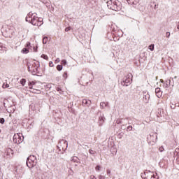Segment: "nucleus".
Wrapping results in <instances>:
<instances>
[{"label":"nucleus","instance_id":"obj_1","mask_svg":"<svg viewBox=\"0 0 179 179\" xmlns=\"http://www.w3.org/2000/svg\"><path fill=\"white\" fill-rule=\"evenodd\" d=\"M26 22L31 23L33 26H37L38 27L43 24V18L37 17V13L29 12L26 18Z\"/></svg>","mask_w":179,"mask_h":179},{"label":"nucleus","instance_id":"obj_2","mask_svg":"<svg viewBox=\"0 0 179 179\" xmlns=\"http://www.w3.org/2000/svg\"><path fill=\"white\" fill-rule=\"evenodd\" d=\"M107 6L108 9H111L112 10H115V12H118L121 10L122 6L121 3L118 0H110L107 2Z\"/></svg>","mask_w":179,"mask_h":179},{"label":"nucleus","instance_id":"obj_3","mask_svg":"<svg viewBox=\"0 0 179 179\" xmlns=\"http://www.w3.org/2000/svg\"><path fill=\"white\" fill-rule=\"evenodd\" d=\"M147 141L151 146H153L157 142V133H150L147 137Z\"/></svg>","mask_w":179,"mask_h":179},{"label":"nucleus","instance_id":"obj_4","mask_svg":"<svg viewBox=\"0 0 179 179\" xmlns=\"http://www.w3.org/2000/svg\"><path fill=\"white\" fill-rule=\"evenodd\" d=\"M57 149H59V150L61 152V148L63 150V152H65V150H66V149H68V141H66V140H60L58 142V145L57 146Z\"/></svg>","mask_w":179,"mask_h":179},{"label":"nucleus","instance_id":"obj_5","mask_svg":"<svg viewBox=\"0 0 179 179\" xmlns=\"http://www.w3.org/2000/svg\"><path fill=\"white\" fill-rule=\"evenodd\" d=\"M141 176L143 179H153L155 178V174L150 171L145 170L144 173H141Z\"/></svg>","mask_w":179,"mask_h":179},{"label":"nucleus","instance_id":"obj_6","mask_svg":"<svg viewBox=\"0 0 179 179\" xmlns=\"http://www.w3.org/2000/svg\"><path fill=\"white\" fill-rule=\"evenodd\" d=\"M132 74L129 73L127 76L121 81L122 86H128L132 83Z\"/></svg>","mask_w":179,"mask_h":179},{"label":"nucleus","instance_id":"obj_7","mask_svg":"<svg viewBox=\"0 0 179 179\" xmlns=\"http://www.w3.org/2000/svg\"><path fill=\"white\" fill-rule=\"evenodd\" d=\"M23 139H24V137L22 134H15L13 136V143L19 145L23 142Z\"/></svg>","mask_w":179,"mask_h":179},{"label":"nucleus","instance_id":"obj_8","mask_svg":"<svg viewBox=\"0 0 179 179\" xmlns=\"http://www.w3.org/2000/svg\"><path fill=\"white\" fill-rule=\"evenodd\" d=\"M37 162L34 161H30L29 158L27 159V166L29 167V169H31L32 167H34V166H36Z\"/></svg>","mask_w":179,"mask_h":179},{"label":"nucleus","instance_id":"obj_9","mask_svg":"<svg viewBox=\"0 0 179 179\" xmlns=\"http://www.w3.org/2000/svg\"><path fill=\"white\" fill-rule=\"evenodd\" d=\"M38 73V66L36 64H32V75H37Z\"/></svg>","mask_w":179,"mask_h":179},{"label":"nucleus","instance_id":"obj_10","mask_svg":"<svg viewBox=\"0 0 179 179\" xmlns=\"http://www.w3.org/2000/svg\"><path fill=\"white\" fill-rule=\"evenodd\" d=\"M127 1L129 5H134V6L139 3V0H127Z\"/></svg>","mask_w":179,"mask_h":179},{"label":"nucleus","instance_id":"obj_11","mask_svg":"<svg viewBox=\"0 0 179 179\" xmlns=\"http://www.w3.org/2000/svg\"><path fill=\"white\" fill-rule=\"evenodd\" d=\"M29 89H31V93H34L35 94H40V93H41L40 90L34 89L33 87H29Z\"/></svg>","mask_w":179,"mask_h":179},{"label":"nucleus","instance_id":"obj_12","mask_svg":"<svg viewBox=\"0 0 179 179\" xmlns=\"http://www.w3.org/2000/svg\"><path fill=\"white\" fill-rule=\"evenodd\" d=\"M155 93H156V96H157V97H158V99H160V97H162V90H160V88H159V87L156 88Z\"/></svg>","mask_w":179,"mask_h":179},{"label":"nucleus","instance_id":"obj_13","mask_svg":"<svg viewBox=\"0 0 179 179\" xmlns=\"http://www.w3.org/2000/svg\"><path fill=\"white\" fill-rule=\"evenodd\" d=\"M127 120H129V118H119L116 120L117 124H125V122H122V121H127Z\"/></svg>","mask_w":179,"mask_h":179},{"label":"nucleus","instance_id":"obj_14","mask_svg":"<svg viewBox=\"0 0 179 179\" xmlns=\"http://www.w3.org/2000/svg\"><path fill=\"white\" fill-rule=\"evenodd\" d=\"M104 121H106V117H104V116L99 117V125H103V124H104Z\"/></svg>","mask_w":179,"mask_h":179},{"label":"nucleus","instance_id":"obj_15","mask_svg":"<svg viewBox=\"0 0 179 179\" xmlns=\"http://www.w3.org/2000/svg\"><path fill=\"white\" fill-rule=\"evenodd\" d=\"M83 106H90V104L92 103L91 101H87V99H83Z\"/></svg>","mask_w":179,"mask_h":179},{"label":"nucleus","instance_id":"obj_16","mask_svg":"<svg viewBox=\"0 0 179 179\" xmlns=\"http://www.w3.org/2000/svg\"><path fill=\"white\" fill-rule=\"evenodd\" d=\"M28 159H29L30 162H35L37 163V158L34 155H30Z\"/></svg>","mask_w":179,"mask_h":179},{"label":"nucleus","instance_id":"obj_17","mask_svg":"<svg viewBox=\"0 0 179 179\" xmlns=\"http://www.w3.org/2000/svg\"><path fill=\"white\" fill-rule=\"evenodd\" d=\"M71 162L73 163H80L79 158L78 157H71Z\"/></svg>","mask_w":179,"mask_h":179},{"label":"nucleus","instance_id":"obj_18","mask_svg":"<svg viewBox=\"0 0 179 179\" xmlns=\"http://www.w3.org/2000/svg\"><path fill=\"white\" fill-rule=\"evenodd\" d=\"M171 79H172L173 83H171V80H167L165 82V83H167L168 85H171L172 87H174V78H171Z\"/></svg>","mask_w":179,"mask_h":179},{"label":"nucleus","instance_id":"obj_19","mask_svg":"<svg viewBox=\"0 0 179 179\" xmlns=\"http://www.w3.org/2000/svg\"><path fill=\"white\" fill-rule=\"evenodd\" d=\"M108 106V102H101L100 103V108H106Z\"/></svg>","mask_w":179,"mask_h":179},{"label":"nucleus","instance_id":"obj_20","mask_svg":"<svg viewBox=\"0 0 179 179\" xmlns=\"http://www.w3.org/2000/svg\"><path fill=\"white\" fill-rule=\"evenodd\" d=\"M30 62H27V66L28 68V72H31V73H33V66L31 67H30Z\"/></svg>","mask_w":179,"mask_h":179},{"label":"nucleus","instance_id":"obj_21","mask_svg":"<svg viewBox=\"0 0 179 179\" xmlns=\"http://www.w3.org/2000/svg\"><path fill=\"white\" fill-rule=\"evenodd\" d=\"M47 41H48V37L44 36L43 38V44H45L47 43Z\"/></svg>","mask_w":179,"mask_h":179},{"label":"nucleus","instance_id":"obj_22","mask_svg":"<svg viewBox=\"0 0 179 179\" xmlns=\"http://www.w3.org/2000/svg\"><path fill=\"white\" fill-rule=\"evenodd\" d=\"M20 83L22 86H24V85H26V79L24 78L21 79Z\"/></svg>","mask_w":179,"mask_h":179},{"label":"nucleus","instance_id":"obj_23","mask_svg":"<svg viewBox=\"0 0 179 179\" xmlns=\"http://www.w3.org/2000/svg\"><path fill=\"white\" fill-rule=\"evenodd\" d=\"M62 69H63L62 65L59 64L57 66V71H62Z\"/></svg>","mask_w":179,"mask_h":179},{"label":"nucleus","instance_id":"obj_24","mask_svg":"<svg viewBox=\"0 0 179 179\" xmlns=\"http://www.w3.org/2000/svg\"><path fill=\"white\" fill-rule=\"evenodd\" d=\"M89 153H90V155H96V151L90 149V150H89Z\"/></svg>","mask_w":179,"mask_h":179},{"label":"nucleus","instance_id":"obj_25","mask_svg":"<svg viewBox=\"0 0 179 179\" xmlns=\"http://www.w3.org/2000/svg\"><path fill=\"white\" fill-rule=\"evenodd\" d=\"M41 58H43V59H46L47 61H48V56H47L46 55L43 54L41 55Z\"/></svg>","mask_w":179,"mask_h":179},{"label":"nucleus","instance_id":"obj_26","mask_svg":"<svg viewBox=\"0 0 179 179\" xmlns=\"http://www.w3.org/2000/svg\"><path fill=\"white\" fill-rule=\"evenodd\" d=\"M22 52H23L24 54H28L29 50H27V48H24L22 49Z\"/></svg>","mask_w":179,"mask_h":179},{"label":"nucleus","instance_id":"obj_27","mask_svg":"<svg viewBox=\"0 0 179 179\" xmlns=\"http://www.w3.org/2000/svg\"><path fill=\"white\" fill-rule=\"evenodd\" d=\"M149 48H150V51H153L155 50V45H150L149 46Z\"/></svg>","mask_w":179,"mask_h":179},{"label":"nucleus","instance_id":"obj_28","mask_svg":"<svg viewBox=\"0 0 179 179\" xmlns=\"http://www.w3.org/2000/svg\"><path fill=\"white\" fill-rule=\"evenodd\" d=\"M2 87H3V89H6V88L9 87V84H3Z\"/></svg>","mask_w":179,"mask_h":179},{"label":"nucleus","instance_id":"obj_29","mask_svg":"<svg viewBox=\"0 0 179 179\" xmlns=\"http://www.w3.org/2000/svg\"><path fill=\"white\" fill-rule=\"evenodd\" d=\"M106 173H107V175L108 176V177H110V176H111V171H110V169H107Z\"/></svg>","mask_w":179,"mask_h":179},{"label":"nucleus","instance_id":"obj_30","mask_svg":"<svg viewBox=\"0 0 179 179\" xmlns=\"http://www.w3.org/2000/svg\"><path fill=\"white\" fill-rule=\"evenodd\" d=\"M63 78H64V79H66L68 78V73L64 72L63 74Z\"/></svg>","mask_w":179,"mask_h":179},{"label":"nucleus","instance_id":"obj_31","mask_svg":"<svg viewBox=\"0 0 179 179\" xmlns=\"http://www.w3.org/2000/svg\"><path fill=\"white\" fill-rule=\"evenodd\" d=\"M100 169H101L100 165H97V166L95 167L96 171H100Z\"/></svg>","mask_w":179,"mask_h":179},{"label":"nucleus","instance_id":"obj_32","mask_svg":"<svg viewBox=\"0 0 179 179\" xmlns=\"http://www.w3.org/2000/svg\"><path fill=\"white\" fill-rule=\"evenodd\" d=\"M33 85H36V83H34V81H31L29 83V87H31L30 86H33Z\"/></svg>","mask_w":179,"mask_h":179},{"label":"nucleus","instance_id":"obj_33","mask_svg":"<svg viewBox=\"0 0 179 179\" xmlns=\"http://www.w3.org/2000/svg\"><path fill=\"white\" fill-rule=\"evenodd\" d=\"M67 62L65 59L62 60V65H66Z\"/></svg>","mask_w":179,"mask_h":179},{"label":"nucleus","instance_id":"obj_34","mask_svg":"<svg viewBox=\"0 0 179 179\" xmlns=\"http://www.w3.org/2000/svg\"><path fill=\"white\" fill-rule=\"evenodd\" d=\"M0 124H5V119L4 118H0Z\"/></svg>","mask_w":179,"mask_h":179},{"label":"nucleus","instance_id":"obj_35","mask_svg":"<svg viewBox=\"0 0 179 179\" xmlns=\"http://www.w3.org/2000/svg\"><path fill=\"white\" fill-rule=\"evenodd\" d=\"M159 152H164V148H163V146L159 147Z\"/></svg>","mask_w":179,"mask_h":179},{"label":"nucleus","instance_id":"obj_36","mask_svg":"<svg viewBox=\"0 0 179 179\" xmlns=\"http://www.w3.org/2000/svg\"><path fill=\"white\" fill-rule=\"evenodd\" d=\"M166 37L167 38H170V32H166Z\"/></svg>","mask_w":179,"mask_h":179},{"label":"nucleus","instance_id":"obj_37","mask_svg":"<svg viewBox=\"0 0 179 179\" xmlns=\"http://www.w3.org/2000/svg\"><path fill=\"white\" fill-rule=\"evenodd\" d=\"M169 86H170V85H169L168 83L164 84V87H165L166 89H167Z\"/></svg>","mask_w":179,"mask_h":179},{"label":"nucleus","instance_id":"obj_38","mask_svg":"<svg viewBox=\"0 0 179 179\" xmlns=\"http://www.w3.org/2000/svg\"><path fill=\"white\" fill-rule=\"evenodd\" d=\"M49 66H50L51 68H52V66H54V64L52 63V62H49Z\"/></svg>","mask_w":179,"mask_h":179},{"label":"nucleus","instance_id":"obj_39","mask_svg":"<svg viewBox=\"0 0 179 179\" xmlns=\"http://www.w3.org/2000/svg\"><path fill=\"white\" fill-rule=\"evenodd\" d=\"M127 131H132V126L127 127Z\"/></svg>","mask_w":179,"mask_h":179},{"label":"nucleus","instance_id":"obj_40","mask_svg":"<svg viewBox=\"0 0 179 179\" xmlns=\"http://www.w3.org/2000/svg\"><path fill=\"white\" fill-rule=\"evenodd\" d=\"M61 62V59H59V58H57L56 60H55V64H58L59 62Z\"/></svg>","mask_w":179,"mask_h":179},{"label":"nucleus","instance_id":"obj_41","mask_svg":"<svg viewBox=\"0 0 179 179\" xmlns=\"http://www.w3.org/2000/svg\"><path fill=\"white\" fill-rule=\"evenodd\" d=\"M69 30H71V27H66L65 29V31H69Z\"/></svg>","mask_w":179,"mask_h":179},{"label":"nucleus","instance_id":"obj_42","mask_svg":"<svg viewBox=\"0 0 179 179\" xmlns=\"http://www.w3.org/2000/svg\"><path fill=\"white\" fill-rule=\"evenodd\" d=\"M46 89H51V85H46Z\"/></svg>","mask_w":179,"mask_h":179},{"label":"nucleus","instance_id":"obj_43","mask_svg":"<svg viewBox=\"0 0 179 179\" xmlns=\"http://www.w3.org/2000/svg\"><path fill=\"white\" fill-rule=\"evenodd\" d=\"M90 178H91V179H97V178H96V176H93V175H92V176H90Z\"/></svg>","mask_w":179,"mask_h":179},{"label":"nucleus","instance_id":"obj_44","mask_svg":"<svg viewBox=\"0 0 179 179\" xmlns=\"http://www.w3.org/2000/svg\"><path fill=\"white\" fill-rule=\"evenodd\" d=\"M99 179H104V176L100 175V176H99Z\"/></svg>","mask_w":179,"mask_h":179},{"label":"nucleus","instance_id":"obj_45","mask_svg":"<svg viewBox=\"0 0 179 179\" xmlns=\"http://www.w3.org/2000/svg\"><path fill=\"white\" fill-rule=\"evenodd\" d=\"M56 90L57 91V92H61L62 90H61V88H59V87H57V89H56Z\"/></svg>","mask_w":179,"mask_h":179},{"label":"nucleus","instance_id":"obj_46","mask_svg":"<svg viewBox=\"0 0 179 179\" xmlns=\"http://www.w3.org/2000/svg\"><path fill=\"white\" fill-rule=\"evenodd\" d=\"M34 51L35 52H37V48H34Z\"/></svg>","mask_w":179,"mask_h":179},{"label":"nucleus","instance_id":"obj_47","mask_svg":"<svg viewBox=\"0 0 179 179\" xmlns=\"http://www.w3.org/2000/svg\"><path fill=\"white\" fill-rule=\"evenodd\" d=\"M30 45V42L27 43V47H29Z\"/></svg>","mask_w":179,"mask_h":179},{"label":"nucleus","instance_id":"obj_48","mask_svg":"<svg viewBox=\"0 0 179 179\" xmlns=\"http://www.w3.org/2000/svg\"><path fill=\"white\" fill-rule=\"evenodd\" d=\"M160 82H161V83H164V80H163V79H161Z\"/></svg>","mask_w":179,"mask_h":179},{"label":"nucleus","instance_id":"obj_49","mask_svg":"<svg viewBox=\"0 0 179 179\" xmlns=\"http://www.w3.org/2000/svg\"><path fill=\"white\" fill-rule=\"evenodd\" d=\"M126 120H122V122H125V124H127V122H125Z\"/></svg>","mask_w":179,"mask_h":179},{"label":"nucleus","instance_id":"obj_50","mask_svg":"<svg viewBox=\"0 0 179 179\" xmlns=\"http://www.w3.org/2000/svg\"><path fill=\"white\" fill-rule=\"evenodd\" d=\"M155 178H152V179H157V178H156V175H155Z\"/></svg>","mask_w":179,"mask_h":179},{"label":"nucleus","instance_id":"obj_51","mask_svg":"<svg viewBox=\"0 0 179 179\" xmlns=\"http://www.w3.org/2000/svg\"><path fill=\"white\" fill-rule=\"evenodd\" d=\"M156 8H157V6H156V5H155V9H156Z\"/></svg>","mask_w":179,"mask_h":179},{"label":"nucleus","instance_id":"obj_52","mask_svg":"<svg viewBox=\"0 0 179 179\" xmlns=\"http://www.w3.org/2000/svg\"><path fill=\"white\" fill-rule=\"evenodd\" d=\"M174 79H177V76H175V77H174Z\"/></svg>","mask_w":179,"mask_h":179},{"label":"nucleus","instance_id":"obj_53","mask_svg":"<svg viewBox=\"0 0 179 179\" xmlns=\"http://www.w3.org/2000/svg\"><path fill=\"white\" fill-rule=\"evenodd\" d=\"M0 133H1V129H0Z\"/></svg>","mask_w":179,"mask_h":179},{"label":"nucleus","instance_id":"obj_54","mask_svg":"<svg viewBox=\"0 0 179 179\" xmlns=\"http://www.w3.org/2000/svg\"><path fill=\"white\" fill-rule=\"evenodd\" d=\"M0 45H1V43H0Z\"/></svg>","mask_w":179,"mask_h":179}]
</instances>
